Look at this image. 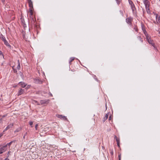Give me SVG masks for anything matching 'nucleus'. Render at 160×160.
I'll list each match as a JSON object with an SVG mask.
<instances>
[{
	"label": "nucleus",
	"mask_w": 160,
	"mask_h": 160,
	"mask_svg": "<svg viewBox=\"0 0 160 160\" xmlns=\"http://www.w3.org/2000/svg\"><path fill=\"white\" fill-rule=\"evenodd\" d=\"M8 145H10V142L8 143L7 145L3 146L0 148V154H2L3 152H4L7 150Z\"/></svg>",
	"instance_id": "f257e3e1"
},
{
	"label": "nucleus",
	"mask_w": 160,
	"mask_h": 160,
	"mask_svg": "<svg viewBox=\"0 0 160 160\" xmlns=\"http://www.w3.org/2000/svg\"><path fill=\"white\" fill-rule=\"evenodd\" d=\"M146 39L148 43L152 45L154 47H155V45L153 41L149 37H147Z\"/></svg>",
	"instance_id": "f03ea898"
},
{
	"label": "nucleus",
	"mask_w": 160,
	"mask_h": 160,
	"mask_svg": "<svg viewBox=\"0 0 160 160\" xmlns=\"http://www.w3.org/2000/svg\"><path fill=\"white\" fill-rule=\"evenodd\" d=\"M58 118L62 119L63 120H67L66 117L61 115H57Z\"/></svg>",
	"instance_id": "7ed1b4c3"
},
{
	"label": "nucleus",
	"mask_w": 160,
	"mask_h": 160,
	"mask_svg": "<svg viewBox=\"0 0 160 160\" xmlns=\"http://www.w3.org/2000/svg\"><path fill=\"white\" fill-rule=\"evenodd\" d=\"M19 85L22 88H24L25 87L26 85L27 84L24 82H20L18 83Z\"/></svg>",
	"instance_id": "20e7f679"
},
{
	"label": "nucleus",
	"mask_w": 160,
	"mask_h": 160,
	"mask_svg": "<svg viewBox=\"0 0 160 160\" xmlns=\"http://www.w3.org/2000/svg\"><path fill=\"white\" fill-rule=\"evenodd\" d=\"M49 100H41L40 101V103L41 104H42L44 103H49Z\"/></svg>",
	"instance_id": "39448f33"
},
{
	"label": "nucleus",
	"mask_w": 160,
	"mask_h": 160,
	"mask_svg": "<svg viewBox=\"0 0 160 160\" xmlns=\"http://www.w3.org/2000/svg\"><path fill=\"white\" fill-rule=\"evenodd\" d=\"M143 3L145 5V7L147 6H149L150 3L149 1L148 0H144Z\"/></svg>",
	"instance_id": "423d86ee"
},
{
	"label": "nucleus",
	"mask_w": 160,
	"mask_h": 160,
	"mask_svg": "<svg viewBox=\"0 0 160 160\" xmlns=\"http://www.w3.org/2000/svg\"><path fill=\"white\" fill-rule=\"evenodd\" d=\"M132 19L131 18H128L126 19V22L128 24H131Z\"/></svg>",
	"instance_id": "0eeeda50"
},
{
	"label": "nucleus",
	"mask_w": 160,
	"mask_h": 160,
	"mask_svg": "<svg viewBox=\"0 0 160 160\" xmlns=\"http://www.w3.org/2000/svg\"><path fill=\"white\" fill-rule=\"evenodd\" d=\"M28 2L30 8H33L32 2L31 0H28Z\"/></svg>",
	"instance_id": "6e6552de"
},
{
	"label": "nucleus",
	"mask_w": 160,
	"mask_h": 160,
	"mask_svg": "<svg viewBox=\"0 0 160 160\" xmlns=\"http://www.w3.org/2000/svg\"><path fill=\"white\" fill-rule=\"evenodd\" d=\"M24 92V89H21L18 92V95H20L23 93Z\"/></svg>",
	"instance_id": "1a4fd4ad"
},
{
	"label": "nucleus",
	"mask_w": 160,
	"mask_h": 160,
	"mask_svg": "<svg viewBox=\"0 0 160 160\" xmlns=\"http://www.w3.org/2000/svg\"><path fill=\"white\" fill-rule=\"evenodd\" d=\"M156 21L158 23L160 22V17L158 15H157L156 16Z\"/></svg>",
	"instance_id": "9d476101"
},
{
	"label": "nucleus",
	"mask_w": 160,
	"mask_h": 160,
	"mask_svg": "<svg viewBox=\"0 0 160 160\" xmlns=\"http://www.w3.org/2000/svg\"><path fill=\"white\" fill-rule=\"evenodd\" d=\"M149 6H147V7H145L146 11L148 14L150 13V10L149 9Z\"/></svg>",
	"instance_id": "9b49d317"
},
{
	"label": "nucleus",
	"mask_w": 160,
	"mask_h": 160,
	"mask_svg": "<svg viewBox=\"0 0 160 160\" xmlns=\"http://www.w3.org/2000/svg\"><path fill=\"white\" fill-rule=\"evenodd\" d=\"M3 41L4 42V44L7 46H10L9 43L8 42L6 39L3 40Z\"/></svg>",
	"instance_id": "f8f14e48"
},
{
	"label": "nucleus",
	"mask_w": 160,
	"mask_h": 160,
	"mask_svg": "<svg viewBox=\"0 0 160 160\" xmlns=\"http://www.w3.org/2000/svg\"><path fill=\"white\" fill-rule=\"evenodd\" d=\"M109 114V113H108L105 115V117L103 118L104 122H105V121L108 119Z\"/></svg>",
	"instance_id": "ddd939ff"
},
{
	"label": "nucleus",
	"mask_w": 160,
	"mask_h": 160,
	"mask_svg": "<svg viewBox=\"0 0 160 160\" xmlns=\"http://www.w3.org/2000/svg\"><path fill=\"white\" fill-rule=\"evenodd\" d=\"M33 8H29V13L31 16L33 14Z\"/></svg>",
	"instance_id": "4468645a"
},
{
	"label": "nucleus",
	"mask_w": 160,
	"mask_h": 160,
	"mask_svg": "<svg viewBox=\"0 0 160 160\" xmlns=\"http://www.w3.org/2000/svg\"><path fill=\"white\" fill-rule=\"evenodd\" d=\"M17 68L18 70H19L20 69V64L19 60L18 61V65L17 67Z\"/></svg>",
	"instance_id": "2eb2a0df"
},
{
	"label": "nucleus",
	"mask_w": 160,
	"mask_h": 160,
	"mask_svg": "<svg viewBox=\"0 0 160 160\" xmlns=\"http://www.w3.org/2000/svg\"><path fill=\"white\" fill-rule=\"evenodd\" d=\"M1 39L3 41V40L6 39L1 34L0 35Z\"/></svg>",
	"instance_id": "dca6fc26"
},
{
	"label": "nucleus",
	"mask_w": 160,
	"mask_h": 160,
	"mask_svg": "<svg viewBox=\"0 0 160 160\" xmlns=\"http://www.w3.org/2000/svg\"><path fill=\"white\" fill-rule=\"evenodd\" d=\"M143 32H144V34H145V36H146V38L147 37H149V36H148V34H147V32H146V30H144V31H143Z\"/></svg>",
	"instance_id": "f3484780"
},
{
	"label": "nucleus",
	"mask_w": 160,
	"mask_h": 160,
	"mask_svg": "<svg viewBox=\"0 0 160 160\" xmlns=\"http://www.w3.org/2000/svg\"><path fill=\"white\" fill-rule=\"evenodd\" d=\"M74 58H70V60L69 61V63H70V64H71V62L73 61L74 60Z\"/></svg>",
	"instance_id": "a211bd4d"
},
{
	"label": "nucleus",
	"mask_w": 160,
	"mask_h": 160,
	"mask_svg": "<svg viewBox=\"0 0 160 160\" xmlns=\"http://www.w3.org/2000/svg\"><path fill=\"white\" fill-rule=\"evenodd\" d=\"M10 128L9 125H8L7 127L4 130L3 132H4L6 131L8 129H9Z\"/></svg>",
	"instance_id": "6ab92c4d"
},
{
	"label": "nucleus",
	"mask_w": 160,
	"mask_h": 160,
	"mask_svg": "<svg viewBox=\"0 0 160 160\" xmlns=\"http://www.w3.org/2000/svg\"><path fill=\"white\" fill-rule=\"evenodd\" d=\"M129 3L130 5L132 4L134 6V4H133V2L132 1H130L129 0Z\"/></svg>",
	"instance_id": "aec40b11"
},
{
	"label": "nucleus",
	"mask_w": 160,
	"mask_h": 160,
	"mask_svg": "<svg viewBox=\"0 0 160 160\" xmlns=\"http://www.w3.org/2000/svg\"><path fill=\"white\" fill-rule=\"evenodd\" d=\"M134 30H135L136 31H137V32H138V28H137V27L136 26L134 28Z\"/></svg>",
	"instance_id": "412c9836"
},
{
	"label": "nucleus",
	"mask_w": 160,
	"mask_h": 160,
	"mask_svg": "<svg viewBox=\"0 0 160 160\" xmlns=\"http://www.w3.org/2000/svg\"><path fill=\"white\" fill-rule=\"evenodd\" d=\"M118 157L119 160H121V154H119L118 155Z\"/></svg>",
	"instance_id": "4be33fe9"
},
{
	"label": "nucleus",
	"mask_w": 160,
	"mask_h": 160,
	"mask_svg": "<svg viewBox=\"0 0 160 160\" xmlns=\"http://www.w3.org/2000/svg\"><path fill=\"white\" fill-rule=\"evenodd\" d=\"M131 5V8H132V10L133 11H134V6L132 4Z\"/></svg>",
	"instance_id": "5701e85b"
},
{
	"label": "nucleus",
	"mask_w": 160,
	"mask_h": 160,
	"mask_svg": "<svg viewBox=\"0 0 160 160\" xmlns=\"http://www.w3.org/2000/svg\"><path fill=\"white\" fill-rule=\"evenodd\" d=\"M30 86H31L30 85H28L27 86L26 85V88L27 89L29 88H30Z\"/></svg>",
	"instance_id": "b1692460"
},
{
	"label": "nucleus",
	"mask_w": 160,
	"mask_h": 160,
	"mask_svg": "<svg viewBox=\"0 0 160 160\" xmlns=\"http://www.w3.org/2000/svg\"><path fill=\"white\" fill-rule=\"evenodd\" d=\"M112 118V116L111 115L109 117L108 120L110 121L111 120Z\"/></svg>",
	"instance_id": "393cba45"
},
{
	"label": "nucleus",
	"mask_w": 160,
	"mask_h": 160,
	"mask_svg": "<svg viewBox=\"0 0 160 160\" xmlns=\"http://www.w3.org/2000/svg\"><path fill=\"white\" fill-rule=\"evenodd\" d=\"M138 38L142 42L143 40L141 38V37L138 36Z\"/></svg>",
	"instance_id": "a878e982"
},
{
	"label": "nucleus",
	"mask_w": 160,
	"mask_h": 160,
	"mask_svg": "<svg viewBox=\"0 0 160 160\" xmlns=\"http://www.w3.org/2000/svg\"><path fill=\"white\" fill-rule=\"evenodd\" d=\"M116 141H117V142H118H118H120L119 139L118 138H117V139H116Z\"/></svg>",
	"instance_id": "bb28decb"
},
{
	"label": "nucleus",
	"mask_w": 160,
	"mask_h": 160,
	"mask_svg": "<svg viewBox=\"0 0 160 160\" xmlns=\"http://www.w3.org/2000/svg\"><path fill=\"white\" fill-rule=\"evenodd\" d=\"M12 68H13V70L14 72V73H16L17 72V71H16V70L14 69V67H12Z\"/></svg>",
	"instance_id": "cd10ccee"
},
{
	"label": "nucleus",
	"mask_w": 160,
	"mask_h": 160,
	"mask_svg": "<svg viewBox=\"0 0 160 160\" xmlns=\"http://www.w3.org/2000/svg\"><path fill=\"white\" fill-rule=\"evenodd\" d=\"M33 124V122H29V124L30 125L32 126Z\"/></svg>",
	"instance_id": "c85d7f7f"
},
{
	"label": "nucleus",
	"mask_w": 160,
	"mask_h": 160,
	"mask_svg": "<svg viewBox=\"0 0 160 160\" xmlns=\"http://www.w3.org/2000/svg\"><path fill=\"white\" fill-rule=\"evenodd\" d=\"M38 124H36L35 125V129H36V130L37 129V127H38Z\"/></svg>",
	"instance_id": "c756f323"
},
{
	"label": "nucleus",
	"mask_w": 160,
	"mask_h": 160,
	"mask_svg": "<svg viewBox=\"0 0 160 160\" xmlns=\"http://www.w3.org/2000/svg\"><path fill=\"white\" fill-rule=\"evenodd\" d=\"M142 30H143V31H144L145 30V28L143 26H142Z\"/></svg>",
	"instance_id": "7c9ffc66"
},
{
	"label": "nucleus",
	"mask_w": 160,
	"mask_h": 160,
	"mask_svg": "<svg viewBox=\"0 0 160 160\" xmlns=\"http://www.w3.org/2000/svg\"><path fill=\"white\" fill-rule=\"evenodd\" d=\"M119 142H118H118H117V145L118 147H119Z\"/></svg>",
	"instance_id": "2f4dec72"
},
{
	"label": "nucleus",
	"mask_w": 160,
	"mask_h": 160,
	"mask_svg": "<svg viewBox=\"0 0 160 160\" xmlns=\"http://www.w3.org/2000/svg\"><path fill=\"white\" fill-rule=\"evenodd\" d=\"M118 138L116 137V136H114V138L115 139H116V140L117 139V138Z\"/></svg>",
	"instance_id": "473e14b6"
},
{
	"label": "nucleus",
	"mask_w": 160,
	"mask_h": 160,
	"mask_svg": "<svg viewBox=\"0 0 160 160\" xmlns=\"http://www.w3.org/2000/svg\"><path fill=\"white\" fill-rule=\"evenodd\" d=\"M4 160H9V159H8L7 158H6Z\"/></svg>",
	"instance_id": "72a5a7b5"
},
{
	"label": "nucleus",
	"mask_w": 160,
	"mask_h": 160,
	"mask_svg": "<svg viewBox=\"0 0 160 160\" xmlns=\"http://www.w3.org/2000/svg\"><path fill=\"white\" fill-rule=\"evenodd\" d=\"M2 54V52L1 51H0V55H1Z\"/></svg>",
	"instance_id": "f704fd0d"
},
{
	"label": "nucleus",
	"mask_w": 160,
	"mask_h": 160,
	"mask_svg": "<svg viewBox=\"0 0 160 160\" xmlns=\"http://www.w3.org/2000/svg\"><path fill=\"white\" fill-rule=\"evenodd\" d=\"M23 38L24 39H25V36L24 35L23 36Z\"/></svg>",
	"instance_id": "c9c22d12"
},
{
	"label": "nucleus",
	"mask_w": 160,
	"mask_h": 160,
	"mask_svg": "<svg viewBox=\"0 0 160 160\" xmlns=\"http://www.w3.org/2000/svg\"><path fill=\"white\" fill-rule=\"evenodd\" d=\"M1 1L2 2H4L5 0H1Z\"/></svg>",
	"instance_id": "e433bc0d"
},
{
	"label": "nucleus",
	"mask_w": 160,
	"mask_h": 160,
	"mask_svg": "<svg viewBox=\"0 0 160 160\" xmlns=\"http://www.w3.org/2000/svg\"><path fill=\"white\" fill-rule=\"evenodd\" d=\"M14 18H15V17H12V19H14Z\"/></svg>",
	"instance_id": "4c0bfd02"
},
{
	"label": "nucleus",
	"mask_w": 160,
	"mask_h": 160,
	"mask_svg": "<svg viewBox=\"0 0 160 160\" xmlns=\"http://www.w3.org/2000/svg\"><path fill=\"white\" fill-rule=\"evenodd\" d=\"M2 119H0V123H1V121H2Z\"/></svg>",
	"instance_id": "58836bf2"
},
{
	"label": "nucleus",
	"mask_w": 160,
	"mask_h": 160,
	"mask_svg": "<svg viewBox=\"0 0 160 160\" xmlns=\"http://www.w3.org/2000/svg\"><path fill=\"white\" fill-rule=\"evenodd\" d=\"M117 3L118 4H119V2H118V1H117Z\"/></svg>",
	"instance_id": "ea45409f"
},
{
	"label": "nucleus",
	"mask_w": 160,
	"mask_h": 160,
	"mask_svg": "<svg viewBox=\"0 0 160 160\" xmlns=\"http://www.w3.org/2000/svg\"><path fill=\"white\" fill-rule=\"evenodd\" d=\"M26 41H27L28 40L27 38H26V39L25 40Z\"/></svg>",
	"instance_id": "a19ab883"
},
{
	"label": "nucleus",
	"mask_w": 160,
	"mask_h": 160,
	"mask_svg": "<svg viewBox=\"0 0 160 160\" xmlns=\"http://www.w3.org/2000/svg\"><path fill=\"white\" fill-rule=\"evenodd\" d=\"M16 87V86H13V87Z\"/></svg>",
	"instance_id": "79ce46f5"
},
{
	"label": "nucleus",
	"mask_w": 160,
	"mask_h": 160,
	"mask_svg": "<svg viewBox=\"0 0 160 160\" xmlns=\"http://www.w3.org/2000/svg\"><path fill=\"white\" fill-rule=\"evenodd\" d=\"M41 83H42V82L41 81L40 82V84H41Z\"/></svg>",
	"instance_id": "37998d69"
},
{
	"label": "nucleus",
	"mask_w": 160,
	"mask_h": 160,
	"mask_svg": "<svg viewBox=\"0 0 160 160\" xmlns=\"http://www.w3.org/2000/svg\"><path fill=\"white\" fill-rule=\"evenodd\" d=\"M111 153H112V154H113V152H112Z\"/></svg>",
	"instance_id": "c03bdc74"
},
{
	"label": "nucleus",
	"mask_w": 160,
	"mask_h": 160,
	"mask_svg": "<svg viewBox=\"0 0 160 160\" xmlns=\"http://www.w3.org/2000/svg\"><path fill=\"white\" fill-rule=\"evenodd\" d=\"M9 152H9V151L8 152V153L9 154Z\"/></svg>",
	"instance_id": "a18cd8bd"
},
{
	"label": "nucleus",
	"mask_w": 160,
	"mask_h": 160,
	"mask_svg": "<svg viewBox=\"0 0 160 160\" xmlns=\"http://www.w3.org/2000/svg\"><path fill=\"white\" fill-rule=\"evenodd\" d=\"M5 117V116H4V115H3V116L2 117Z\"/></svg>",
	"instance_id": "49530a36"
},
{
	"label": "nucleus",
	"mask_w": 160,
	"mask_h": 160,
	"mask_svg": "<svg viewBox=\"0 0 160 160\" xmlns=\"http://www.w3.org/2000/svg\"><path fill=\"white\" fill-rule=\"evenodd\" d=\"M12 14L14 15V13H13Z\"/></svg>",
	"instance_id": "de8ad7c7"
},
{
	"label": "nucleus",
	"mask_w": 160,
	"mask_h": 160,
	"mask_svg": "<svg viewBox=\"0 0 160 160\" xmlns=\"http://www.w3.org/2000/svg\"><path fill=\"white\" fill-rule=\"evenodd\" d=\"M106 106H107V105H106ZM106 108H107V107H106Z\"/></svg>",
	"instance_id": "09e8293b"
},
{
	"label": "nucleus",
	"mask_w": 160,
	"mask_h": 160,
	"mask_svg": "<svg viewBox=\"0 0 160 160\" xmlns=\"http://www.w3.org/2000/svg\"><path fill=\"white\" fill-rule=\"evenodd\" d=\"M10 143H11H11H12V142H11Z\"/></svg>",
	"instance_id": "8fccbe9b"
},
{
	"label": "nucleus",
	"mask_w": 160,
	"mask_h": 160,
	"mask_svg": "<svg viewBox=\"0 0 160 160\" xmlns=\"http://www.w3.org/2000/svg\"><path fill=\"white\" fill-rule=\"evenodd\" d=\"M0 100H1V98H0Z\"/></svg>",
	"instance_id": "3c124183"
},
{
	"label": "nucleus",
	"mask_w": 160,
	"mask_h": 160,
	"mask_svg": "<svg viewBox=\"0 0 160 160\" xmlns=\"http://www.w3.org/2000/svg\"><path fill=\"white\" fill-rule=\"evenodd\" d=\"M116 1H118V0H116Z\"/></svg>",
	"instance_id": "603ef678"
},
{
	"label": "nucleus",
	"mask_w": 160,
	"mask_h": 160,
	"mask_svg": "<svg viewBox=\"0 0 160 160\" xmlns=\"http://www.w3.org/2000/svg\"><path fill=\"white\" fill-rule=\"evenodd\" d=\"M159 1H160V0H159Z\"/></svg>",
	"instance_id": "864d4df0"
}]
</instances>
